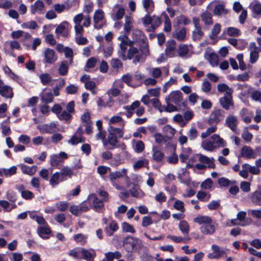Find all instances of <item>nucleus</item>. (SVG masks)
I'll list each match as a JSON object with an SVG mask.
<instances>
[{
	"label": "nucleus",
	"mask_w": 261,
	"mask_h": 261,
	"mask_svg": "<svg viewBox=\"0 0 261 261\" xmlns=\"http://www.w3.org/2000/svg\"><path fill=\"white\" fill-rule=\"evenodd\" d=\"M210 194L207 195L206 192L201 191H198L197 194V197L201 201H207L210 198Z\"/></svg>",
	"instance_id": "nucleus-57"
},
{
	"label": "nucleus",
	"mask_w": 261,
	"mask_h": 261,
	"mask_svg": "<svg viewBox=\"0 0 261 261\" xmlns=\"http://www.w3.org/2000/svg\"><path fill=\"white\" fill-rule=\"evenodd\" d=\"M118 225L117 223L113 221L111 222L108 227L105 228V231L108 236H111L114 232L118 229Z\"/></svg>",
	"instance_id": "nucleus-25"
},
{
	"label": "nucleus",
	"mask_w": 261,
	"mask_h": 261,
	"mask_svg": "<svg viewBox=\"0 0 261 261\" xmlns=\"http://www.w3.org/2000/svg\"><path fill=\"white\" fill-rule=\"evenodd\" d=\"M59 173L60 175L68 176L69 177H71L73 175L72 169L68 167H64Z\"/></svg>",
	"instance_id": "nucleus-62"
},
{
	"label": "nucleus",
	"mask_w": 261,
	"mask_h": 261,
	"mask_svg": "<svg viewBox=\"0 0 261 261\" xmlns=\"http://www.w3.org/2000/svg\"><path fill=\"white\" fill-rule=\"evenodd\" d=\"M225 114V112L222 109H218L213 111L210 116L208 123L209 125L218 124L224 119Z\"/></svg>",
	"instance_id": "nucleus-5"
},
{
	"label": "nucleus",
	"mask_w": 261,
	"mask_h": 261,
	"mask_svg": "<svg viewBox=\"0 0 261 261\" xmlns=\"http://www.w3.org/2000/svg\"><path fill=\"white\" fill-rule=\"evenodd\" d=\"M0 95L6 98H12L13 96L12 88L8 85L0 86Z\"/></svg>",
	"instance_id": "nucleus-18"
},
{
	"label": "nucleus",
	"mask_w": 261,
	"mask_h": 261,
	"mask_svg": "<svg viewBox=\"0 0 261 261\" xmlns=\"http://www.w3.org/2000/svg\"><path fill=\"white\" fill-rule=\"evenodd\" d=\"M104 17V12L101 9H98L95 11L94 16V26L95 29H100L102 28V25L99 23Z\"/></svg>",
	"instance_id": "nucleus-14"
},
{
	"label": "nucleus",
	"mask_w": 261,
	"mask_h": 261,
	"mask_svg": "<svg viewBox=\"0 0 261 261\" xmlns=\"http://www.w3.org/2000/svg\"><path fill=\"white\" fill-rule=\"evenodd\" d=\"M203 35V33L201 30V28H195L193 31L192 37L194 41H199Z\"/></svg>",
	"instance_id": "nucleus-44"
},
{
	"label": "nucleus",
	"mask_w": 261,
	"mask_h": 261,
	"mask_svg": "<svg viewBox=\"0 0 261 261\" xmlns=\"http://www.w3.org/2000/svg\"><path fill=\"white\" fill-rule=\"evenodd\" d=\"M199 160L200 162L208 164L207 167L210 168H214L215 164L214 163V159L213 158H208L206 156L200 154Z\"/></svg>",
	"instance_id": "nucleus-23"
},
{
	"label": "nucleus",
	"mask_w": 261,
	"mask_h": 261,
	"mask_svg": "<svg viewBox=\"0 0 261 261\" xmlns=\"http://www.w3.org/2000/svg\"><path fill=\"white\" fill-rule=\"evenodd\" d=\"M201 146L204 149L210 151H213L216 148V146L214 145L211 139L210 140H206L203 141Z\"/></svg>",
	"instance_id": "nucleus-35"
},
{
	"label": "nucleus",
	"mask_w": 261,
	"mask_h": 261,
	"mask_svg": "<svg viewBox=\"0 0 261 261\" xmlns=\"http://www.w3.org/2000/svg\"><path fill=\"white\" fill-rule=\"evenodd\" d=\"M149 54V49L147 46H145L141 48L140 51L135 47H130L127 51V55L126 56V60L127 59L131 60L134 57V63L140 62L143 58V56H146Z\"/></svg>",
	"instance_id": "nucleus-2"
},
{
	"label": "nucleus",
	"mask_w": 261,
	"mask_h": 261,
	"mask_svg": "<svg viewBox=\"0 0 261 261\" xmlns=\"http://www.w3.org/2000/svg\"><path fill=\"white\" fill-rule=\"evenodd\" d=\"M118 137H117L116 136H114V135H110V134H109L108 136V142L110 145L112 146V148H114L117 147L116 144L118 142Z\"/></svg>",
	"instance_id": "nucleus-50"
},
{
	"label": "nucleus",
	"mask_w": 261,
	"mask_h": 261,
	"mask_svg": "<svg viewBox=\"0 0 261 261\" xmlns=\"http://www.w3.org/2000/svg\"><path fill=\"white\" fill-rule=\"evenodd\" d=\"M201 17L203 21L206 25L213 24L212 14L208 11H205L201 14Z\"/></svg>",
	"instance_id": "nucleus-32"
},
{
	"label": "nucleus",
	"mask_w": 261,
	"mask_h": 261,
	"mask_svg": "<svg viewBox=\"0 0 261 261\" xmlns=\"http://www.w3.org/2000/svg\"><path fill=\"white\" fill-rule=\"evenodd\" d=\"M129 193L134 197H140L143 195V192L137 185H134L129 190Z\"/></svg>",
	"instance_id": "nucleus-39"
},
{
	"label": "nucleus",
	"mask_w": 261,
	"mask_h": 261,
	"mask_svg": "<svg viewBox=\"0 0 261 261\" xmlns=\"http://www.w3.org/2000/svg\"><path fill=\"white\" fill-rule=\"evenodd\" d=\"M250 199L253 203L261 206V191H256L252 193Z\"/></svg>",
	"instance_id": "nucleus-28"
},
{
	"label": "nucleus",
	"mask_w": 261,
	"mask_h": 261,
	"mask_svg": "<svg viewBox=\"0 0 261 261\" xmlns=\"http://www.w3.org/2000/svg\"><path fill=\"white\" fill-rule=\"evenodd\" d=\"M178 227L183 234L188 235L190 230V226L186 221H181L179 223Z\"/></svg>",
	"instance_id": "nucleus-33"
},
{
	"label": "nucleus",
	"mask_w": 261,
	"mask_h": 261,
	"mask_svg": "<svg viewBox=\"0 0 261 261\" xmlns=\"http://www.w3.org/2000/svg\"><path fill=\"white\" fill-rule=\"evenodd\" d=\"M56 127V124L54 122H51L50 124H44L38 126V128L42 133L52 134L55 132L54 128Z\"/></svg>",
	"instance_id": "nucleus-19"
},
{
	"label": "nucleus",
	"mask_w": 261,
	"mask_h": 261,
	"mask_svg": "<svg viewBox=\"0 0 261 261\" xmlns=\"http://www.w3.org/2000/svg\"><path fill=\"white\" fill-rule=\"evenodd\" d=\"M106 261H113L114 259H119L121 257V253L118 251L108 252L105 254Z\"/></svg>",
	"instance_id": "nucleus-27"
},
{
	"label": "nucleus",
	"mask_w": 261,
	"mask_h": 261,
	"mask_svg": "<svg viewBox=\"0 0 261 261\" xmlns=\"http://www.w3.org/2000/svg\"><path fill=\"white\" fill-rule=\"evenodd\" d=\"M42 84L43 85H47L51 82L52 80L51 76L48 73H42L39 76Z\"/></svg>",
	"instance_id": "nucleus-42"
},
{
	"label": "nucleus",
	"mask_w": 261,
	"mask_h": 261,
	"mask_svg": "<svg viewBox=\"0 0 261 261\" xmlns=\"http://www.w3.org/2000/svg\"><path fill=\"white\" fill-rule=\"evenodd\" d=\"M54 98L53 94L51 92H47L44 93L41 96V101L42 102L47 104L51 102Z\"/></svg>",
	"instance_id": "nucleus-47"
},
{
	"label": "nucleus",
	"mask_w": 261,
	"mask_h": 261,
	"mask_svg": "<svg viewBox=\"0 0 261 261\" xmlns=\"http://www.w3.org/2000/svg\"><path fill=\"white\" fill-rule=\"evenodd\" d=\"M60 179V173L57 172L54 173L49 180V184L52 187H54L59 184V180Z\"/></svg>",
	"instance_id": "nucleus-45"
},
{
	"label": "nucleus",
	"mask_w": 261,
	"mask_h": 261,
	"mask_svg": "<svg viewBox=\"0 0 261 261\" xmlns=\"http://www.w3.org/2000/svg\"><path fill=\"white\" fill-rule=\"evenodd\" d=\"M87 200H85L78 205H73L70 207L69 211L71 214L75 216H78L82 213L87 212L89 207L86 204Z\"/></svg>",
	"instance_id": "nucleus-7"
},
{
	"label": "nucleus",
	"mask_w": 261,
	"mask_h": 261,
	"mask_svg": "<svg viewBox=\"0 0 261 261\" xmlns=\"http://www.w3.org/2000/svg\"><path fill=\"white\" fill-rule=\"evenodd\" d=\"M211 140L216 147H225L226 145V142L217 134L213 135Z\"/></svg>",
	"instance_id": "nucleus-20"
},
{
	"label": "nucleus",
	"mask_w": 261,
	"mask_h": 261,
	"mask_svg": "<svg viewBox=\"0 0 261 261\" xmlns=\"http://www.w3.org/2000/svg\"><path fill=\"white\" fill-rule=\"evenodd\" d=\"M118 39L121 41V43L120 44V50L118 51V55L120 57H121L123 60H126V50L127 48V46L129 45L130 46H132V43L131 41H129V43L128 41V37L123 36H119L118 37Z\"/></svg>",
	"instance_id": "nucleus-6"
},
{
	"label": "nucleus",
	"mask_w": 261,
	"mask_h": 261,
	"mask_svg": "<svg viewBox=\"0 0 261 261\" xmlns=\"http://www.w3.org/2000/svg\"><path fill=\"white\" fill-rule=\"evenodd\" d=\"M217 129L216 125H212L211 127H208L204 132H202L201 135V137L202 139L206 138L210 136L212 133H214Z\"/></svg>",
	"instance_id": "nucleus-54"
},
{
	"label": "nucleus",
	"mask_w": 261,
	"mask_h": 261,
	"mask_svg": "<svg viewBox=\"0 0 261 261\" xmlns=\"http://www.w3.org/2000/svg\"><path fill=\"white\" fill-rule=\"evenodd\" d=\"M125 10L123 8L118 9L115 15L113 17V20H119L121 19L124 15Z\"/></svg>",
	"instance_id": "nucleus-60"
},
{
	"label": "nucleus",
	"mask_w": 261,
	"mask_h": 261,
	"mask_svg": "<svg viewBox=\"0 0 261 261\" xmlns=\"http://www.w3.org/2000/svg\"><path fill=\"white\" fill-rule=\"evenodd\" d=\"M31 13L33 14H35L36 13L42 14L44 9V3L41 1H37L33 5L31 6Z\"/></svg>",
	"instance_id": "nucleus-16"
},
{
	"label": "nucleus",
	"mask_w": 261,
	"mask_h": 261,
	"mask_svg": "<svg viewBox=\"0 0 261 261\" xmlns=\"http://www.w3.org/2000/svg\"><path fill=\"white\" fill-rule=\"evenodd\" d=\"M46 225H44V226L39 227L37 229L39 236L44 239H48L49 237L46 235L49 234L51 232L50 229Z\"/></svg>",
	"instance_id": "nucleus-26"
},
{
	"label": "nucleus",
	"mask_w": 261,
	"mask_h": 261,
	"mask_svg": "<svg viewBox=\"0 0 261 261\" xmlns=\"http://www.w3.org/2000/svg\"><path fill=\"white\" fill-rule=\"evenodd\" d=\"M85 142V139L82 136L77 134H74L71 138L68 141L69 144H71L73 145L77 144L79 143H83Z\"/></svg>",
	"instance_id": "nucleus-38"
},
{
	"label": "nucleus",
	"mask_w": 261,
	"mask_h": 261,
	"mask_svg": "<svg viewBox=\"0 0 261 261\" xmlns=\"http://www.w3.org/2000/svg\"><path fill=\"white\" fill-rule=\"evenodd\" d=\"M226 123L228 126L233 131L235 132L237 128V119L234 116H230L226 119Z\"/></svg>",
	"instance_id": "nucleus-31"
},
{
	"label": "nucleus",
	"mask_w": 261,
	"mask_h": 261,
	"mask_svg": "<svg viewBox=\"0 0 261 261\" xmlns=\"http://www.w3.org/2000/svg\"><path fill=\"white\" fill-rule=\"evenodd\" d=\"M73 239L76 243L81 245H84L87 242V237L83 234L79 233L74 235Z\"/></svg>",
	"instance_id": "nucleus-41"
},
{
	"label": "nucleus",
	"mask_w": 261,
	"mask_h": 261,
	"mask_svg": "<svg viewBox=\"0 0 261 261\" xmlns=\"http://www.w3.org/2000/svg\"><path fill=\"white\" fill-rule=\"evenodd\" d=\"M19 166L20 167L22 172L26 174L29 175H33L35 174L37 170V167L36 165H33L29 167L24 164H20Z\"/></svg>",
	"instance_id": "nucleus-21"
},
{
	"label": "nucleus",
	"mask_w": 261,
	"mask_h": 261,
	"mask_svg": "<svg viewBox=\"0 0 261 261\" xmlns=\"http://www.w3.org/2000/svg\"><path fill=\"white\" fill-rule=\"evenodd\" d=\"M68 23L65 21L60 24L56 29L55 33L57 34H61L64 37H67L68 35Z\"/></svg>",
	"instance_id": "nucleus-17"
},
{
	"label": "nucleus",
	"mask_w": 261,
	"mask_h": 261,
	"mask_svg": "<svg viewBox=\"0 0 261 261\" xmlns=\"http://www.w3.org/2000/svg\"><path fill=\"white\" fill-rule=\"evenodd\" d=\"M126 173V171L125 169H123L121 171H116L115 172H110V180L113 184L116 179L125 176Z\"/></svg>",
	"instance_id": "nucleus-24"
},
{
	"label": "nucleus",
	"mask_w": 261,
	"mask_h": 261,
	"mask_svg": "<svg viewBox=\"0 0 261 261\" xmlns=\"http://www.w3.org/2000/svg\"><path fill=\"white\" fill-rule=\"evenodd\" d=\"M70 64L67 61H63L58 68L59 74L62 76L66 75L68 73L69 65Z\"/></svg>",
	"instance_id": "nucleus-29"
},
{
	"label": "nucleus",
	"mask_w": 261,
	"mask_h": 261,
	"mask_svg": "<svg viewBox=\"0 0 261 261\" xmlns=\"http://www.w3.org/2000/svg\"><path fill=\"white\" fill-rule=\"evenodd\" d=\"M164 157V154L155 146L152 147V160L158 163L162 162Z\"/></svg>",
	"instance_id": "nucleus-22"
},
{
	"label": "nucleus",
	"mask_w": 261,
	"mask_h": 261,
	"mask_svg": "<svg viewBox=\"0 0 261 261\" xmlns=\"http://www.w3.org/2000/svg\"><path fill=\"white\" fill-rule=\"evenodd\" d=\"M219 57L215 53H211L209 56V62L212 66H216L218 64Z\"/></svg>",
	"instance_id": "nucleus-51"
},
{
	"label": "nucleus",
	"mask_w": 261,
	"mask_h": 261,
	"mask_svg": "<svg viewBox=\"0 0 261 261\" xmlns=\"http://www.w3.org/2000/svg\"><path fill=\"white\" fill-rule=\"evenodd\" d=\"M68 158V155L63 151L58 154H53L50 156V164L51 166H56L62 163L64 160Z\"/></svg>",
	"instance_id": "nucleus-8"
},
{
	"label": "nucleus",
	"mask_w": 261,
	"mask_h": 261,
	"mask_svg": "<svg viewBox=\"0 0 261 261\" xmlns=\"http://www.w3.org/2000/svg\"><path fill=\"white\" fill-rule=\"evenodd\" d=\"M57 59L55 56L54 50L50 48H46L44 53V63L53 64Z\"/></svg>",
	"instance_id": "nucleus-11"
},
{
	"label": "nucleus",
	"mask_w": 261,
	"mask_h": 261,
	"mask_svg": "<svg viewBox=\"0 0 261 261\" xmlns=\"http://www.w3.org/2000/svg\"><path fill=\"white\" fill-rule=\"evenodd\" d=\"M65 56L66 58H69V61H68L69 64H72L73 63V52L72 48L66 47L65 48Z\"/></svg>",
	"instance_id": "nucleus-52"
},
{
	"label": "nucleus",
	"mask_w": 261,
	"mask_h": 261,
	"mask_svg": "<svg viewBox=\"0 0 261 261\" xmlns=\"http://www.w3.org/2000/svg\"><path fill=\"white\" fill-rule=\"evenodd\" d=\"M186 35V29L182 28L179 30H176L173 33V36L178 41H183Z\"/></svg>",
	"instance_id": "nucleus-30"
},
{
	"label": "nucleus",
	"mask_w": 261,
	"mask_h": 261,
	"mask_svg": "<svg viewBox=\"0 0 261 261\" xmlns=\"http://www.w3.org/2000/svg\"><path fill=\"white\" fill-rule=\"evenodd\" d=\"M175 19L178 24H183L186 25L191 23V20L184 15L176 17Z\"/></svg>",
	"instance_id": "nucleus-43"
},
{
	"label": "nucleus",
	"mask_w": 261,
	"mask_h": 261,
	"mask_svg": "<svg viewBox=\"0 0 261 261\" xmlns=\"http://www.w3.org/2000/svg\"><path fill=\"white\" fill-rule=\"evenodd\" d=\"M108 131L109 134L110 135H114V136H116L118 137V138H121L123 136V133L120 128L115 127L112 126H110L108 129Z\"/></svg>",
	"instance_id": "nucleus-34"
},
{
	"label": "nucleus",
	"mask_w": 261,
	"mask_h": 261,
	"mask_svg": "<svg viewBox=\"0 0 261 261\" xmlns=\"http://www.w3.org/2000/svg\"><path fill=\"white\" fill-rule=\"evenodd\" d=\"M218 90L220 92H225V93L230 92V94H232L233 90L231 88H229L225 84H220L217 86Z\"/></svg>",
	"instance_id": "nucleus-49"
},
{
	"label": "nucleus",
	"mask_w": 261,
	"mask_h": 261,
	"mask_svg": "<svg viewBox=\"0 0 261 261\" xmlns=\"http://www.w3.org/2000/svg\"><path fill=\"white\" fill-rule=\"evenodd\" d=\"M125 23L124 25V31L126 33H129L133 27L132 18L128 15L125 16Z\"/></svg>",
	"instance_id": "nucleus-36"
},
{
	"label": "nucleus",
	"mask_w": 261,
	"mask_h": 261,
	"mask_svg": "<svg viewBox=\"0 0 261 261\" xmlns=\"http://www.w3.org/2000/svg\"><path fill=\"white\" fill-rule=\"evenodd\" d=\"M123 231L126 232L135 233V230L132 225L127 222H123L121 225Z\"/></svg>",
	"instance_id": "nucleus-55"
},
{
	"label": "nucleus",
	"mask_w": 261,
	"mask_h": 261,
	"mask_svg": "<svg viewBox=\"0 0 261 261\" xmlns=\"http://www.w3.org/2000/svg\"><path fill=\"white\" fill-rule=\"evenodd\" d=\"M110 65L113 68L118 69L122 66V62L118 59H112Z\"/></svg>",
	"instance_id": "nucleus-64"
},
{
	"label": "nucleus",
	"mask_w": 261,
	"mask_h": 261,
	"mask_svg": "<svg viewBox=\"0 0 261 261\" xmlns=\"http://www.w3.org/2000/svg\"><path fill=\"white\" fill-rule=\"evenodd\" d=\"M163 131L165 134L166 137L172 138L175 134V130L169 125H166L163 128Z\"/></svg>",
	"instance_id": "nucleus-37"
},
{
	"label": "nucleus",
	"mask_w": 261,
	"mask_h": 261,
	"mask_svg": "<svg viewBox=\"0 0 261 261\" xmlns=\"http://www.w3.org/2000/svg\"><path fill=\"white\" fill-rule=\"evenodd\" d=\"M221 25L219 23L216 24L213 28L211 34L210 35V38L213 39L214 37L217 36L220 32Z\"/></svg>",
	"instance_id": "nucleus-58"
},
{
	"label": "nucleus",
	"mask_w": 261,
	"mask_h": 261,
	"mask_svg": "<svg viewBox=\"0 0 261 261\" xmlns=\"http://www.w3.org/2000/svg\"><path fill=\"white\" fill-rule=\"evenodd\" d=\"M227 34L230 36L237 37L240 35V31L234 27H229L227 29Z\"/></svg>",
	"instance_id": "nucleus-61"
},
{
	"label": "nucleus",
	"mask_w": 261,
	"mask_h": 261,
	"mask_svg": "<svg viewBox=\"0 0 261 261\" xmlns=\"http://www.w3.org/2000/svg\"><path fill=\"white\" fill-rule=\"evenodd\" d=\"M219 102L224 109L228 110L230 107L233 105L232 94L230 92L225 93L224 96L219 99Z\"/></svg>",
	"instance_id": "nucleus-10"
},
{
	"label": "nucleus",
	"mask_w": 261,
	"mask_h": 261,
	"mask_svg": "<svg viewBox=\"0 0 261 261\" xmlns=\"http://www.w3.org/2000/svg\"><path fill=\"white\" fill-rule=\"evenodd\" d=\"M65 81L64 79H61L53 89L54 95L55 96L59 95V90L64 86Z\"/></svg>",
	"instance_id": "nucleus-46"
},
{
	"label": "nucleus",
	"mask_w": 261,
	"mask_h": 261,
	"mask_svg": "<svg viewBox=\"0 0 261 261\" xmlns=\"http://www.w3.org/2000/svg\"><path fill=\"white\" fill-rule=\"evenodd\" d=\"M16 170V167L15 166H13L9 169H3V174H4L6 177H9L15 174Z\"/></svg>",
	"instance_id": "nucleus-53"
},
{
	"label": "nucleus",
	"mask_w": 261,
	"mask_h": 261,
	"mask_svg": "<svg viewBox=\"0 0 261 261\" xmlns=\"http://www.w3.org/2000/svg\"><path fill=\"white\" fill-rule=\"evenodd\" d=\"M223 13H225L224 6L223 4H217L215 6L214 9V13L216 15H222Z\"/></svg>",
	"instance_id": "nucleus-48"
},
{
	"label": "nucleus",
	"mask_w": 261,
	"mask_h": 261,
	"mask_svg": "<svg viewBox=\"0 0 261 261\" xmlns=\"http://www.w3.org/2000/svg\"><path fill=\"white\" fill-rule=\"evenodd\" d=\"M170 101L176 105L179 109H185L187 104L183 101L182 93L179 90L173 91L165 98L166 103Z\"/></svg>",
	"instance_id": "nucleus-3"
},
{
	"label": "nucleus",
	"mask_w": 261,
	"mask_h": 261,
	"mask_svg": "<svg viewBox=\"0 0 261 261\" xmlns=\"http://www.w3.org/2000/svg\"><path fill=\"white\" fill-rule=\"evenodd\" d=\"M241 155L247 159H254L255 155L253 153V149L249 146H244L240 151Z\"/></svg>",
	"instance_id": "nucleus-15"
},
{
	"label": "nucleus",
	"mask_w": 261,
	"mask_h": 261,
	"mask_svg": "<svg viewBox=\"0 0 261 261\" xmlns=\"http://www.w3.org/2000/svg\"><path fill=\"white\" fill-rule=\"evenodd\" d=\"M92 200L93 208L94 210V211L97 212H100L104 206L103 203V200H101L98 198L94 194H93L88 196L87 199L86 200L87 202L88 200Z\"/></svg>",
	"instance_id": "nucleus-9"
},
{
	"label": "nucleus",
	"mask_w": 261,
	"mask_h": 261,
	"mask_svg": "<svg viewBox=\"0 0 261 261\" xmlns=\"http://www.w3.org/2000/svg\"><path fill=\"white\" fill-rule=\"evenodd\" d=\"M188 136L190 140H195L198 136V131L196 128L192 127L188 133Z\"/></svg>",
	"instance_id": "nucleus-63"
},
{
	"label": "nucleus",
	"mask_w": 261,
	"mask_h": 261,
	"mask_svg": "<svg viewBox=\"0 0 261 261\" xmlns=\"http://www.w3.org/2000/svg\"><path fill=\"white\" fill-rule=\"evenodd\" d=\"M165 55L167 57L171 58L175 56L176 42L174 40H168L166 44Z\"/></svg>",
	"instance_id": "nucleus-12"
},
{
	"label": "nucleus",
	"mask_w": 261,
	"mask_h": 261,
	"mask_svg": "<svg viewBox=\"0 0 261 261\" xmlns=\"http://www.w3.org/2000/svg\"><path fill=\"white\" fill-rule=\"evenodd\" d=\"M184 203L179 200H176L174 203V208L176 210H178L181 213H184L185 211V208L184 207Z\"/></svg>",
	"instance_id": "nucleus-56"
},
{
	"label": "nucleus",
	"mask_w": 261,
	"mask_h": 261,
	"mask_svg": "<svg viewBox=\"0 0 261 261\" xmlns=\"http://www.w3.org/2000/svg\"><path fill=\"white\" fill-rule=\"evenodd\" d=\"M194 221L199 224H203L200 227L201 232L206 235L213 234L216 230V222L207 216L198 215Z\"/></svg>",
	"instance_id": "nucleus-1"
},
{
	"label": "nucleus",
	"mask_w": 261,
	"mask_h": 261,
	"mask_svg": "<svg viewBox=\"0 0 261 261\" xmlns=\"http://www.w3.org/2000/svg\"><path fill=\"white\" fill-rule=\"evenodd\" d=\"M148 164V161L147 159H143L136 162L133 165L134 169H139L143 167L145 165Z\"/></svg>",
	"instance_id": "nucleus-59"
},
{
	"label": "nucleus",
	"mask_w": 261,
	"mask_h": 261,
	"mask_svg": "<svg viewBox=\"0 0 261 261\" xmlns=\"http://www.w3.org/2000/svg\"><path fill=\"white\" fill-rule=\"evenodd\" d=\"M141 241L138 238L127 236L123 240V246L128 252H132L137 246L140 247Z\"/></svg>",
	"instance_id": "nucleus-4"
},
{
	"label": "nucleus",
	"mask_w": 261,
	"mask_h": 261,
	"mask_svg": "<svg viewBox=\"0 0 261 261\" xmlns=\"http://www.w3.org/2000/svg\"><path fill=\"white\" fill-rule=\"evenodd\" d=\"M80 258L85 260H93L96 256V253L94 249H86L84 248H80Z\"/></svg>",
	"instance_id": "nucleus-13"
},
{
	"label": "nucleus",
	"mask_w": 261,
	"mask_h": 261,
	"mask_svg": "<svg viewBox=\"0 0 261 261\" xmlns=\"http://www.w3.org/2000/svg\"><path fill=\"white\" fill-rule=\"evenodd\" d=\"M243 168L248 169V170L252 174L257 175L260 173V169L258 168V167L256 166H252L249 164L245 163L242 165Z\"/></svg>",
	"instance_id": "nucleus-40"
}]
</instances>
